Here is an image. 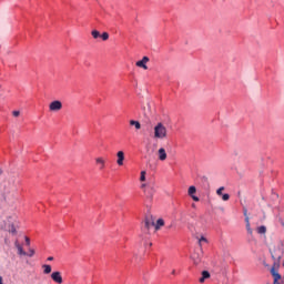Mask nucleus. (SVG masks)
<instances>
[{
	"label": "nucleus",
	"mask_w": 284,
	"mask_h": 284,
	"mask_svg": "<svg viewBox=\"0 0 284 284\" xmlns=\"http://www.w3.org/2000/svg\"><path fill=\"white\" fill-rule=\"evenodd\" d=\"M153 139L163 141L168 139V128L162 122H159L153 128Z\"/></svg>",
	"instance_id": "1"
},
{
	"label": "nucleus",
	"mask_w": 284,
	"mask_h": 284,
	"mask_svg": "<svg viewBox=\"0 0 284 284\" xmlns=\"http://www.w3.org/2000/svg\"><path fill=\"white\" fill-rule=\"evenodd\" d=\"M63 109V103L59 100H54L49 104L50 112H59Z\"/></svg>",
	"instance_id": "2"
},
{
	"label": "nucleus",
	"mask_w": 284,
	"mask_h": 284,
	"mask_svg": "<svg viewBox=\"0 0 284 284\" xmlns=\"http://www.w3.org/2000/svg\"><path fill=\"white\" fill-rule=\"evenodd\" d=\"M150 227H154V221H152V219L146 217L144 221V227H142V232H150Z\"/></svg>",
	"instance_id": "3"
},
{
	"label": "nucleus",
	"mask_w": 284,
	"mask_h": 284,
	"mask_svg": "<svg viewBox=\"0 0 284 284\" xmlns=\"http://www.w3.org/2000/svg\"><path fill=\"white\" fill-rule=\"evenodd\" d=\"M51 278L54 283L61 284L63 283V276H61V272L55 271L51 274Z\"/></svg>",
	"instance_id": "4"
},
{
	"label": "nucleus",
	"mask_w": 284,
	"mask_h": 284,
	"mask_svg": "<svg viewBox=\"0 0 284 284\" xmlns=\"http://www.w3.org/2000/svg\"><path fill=\"white\" fill-rule=\"evenodd\" d=\"M150 61V58H148V57H143L142 58V60H140V61H138L136 63H135V65L138 67V68H142L143 70H148V62Z\"/></svg>",
	"instance_id": "5"
},
{
	"label": "nucleus",
	"mask_w": 284,
	"mask_h": 284,
	"mask_svg": "<svg viewBox=\"0 0 284 284\" xmlns=\"http://www.w3.org/2000/svg\"><path fill=\"white\" fill-rule=\"evenodd\" d=\"M187 194H189L190 197L193 199V201H195V202L200 201L199 196L194 195V194H196V186H190L189 191H187Z\"/></svg>",
	"instance_id": "6"
},
{
	"label": "nucleus",
	"mask_w": 284,
	"mask_h": 284,
	"mask_svg": "<svg viewBox=\"0 0 284 284\" xmlns=\"http://www.w3.org/2000/svg\"><path fill=\"white\" fill-rule=\"evenodd\" d=\"M158 159L159 161H165L168 159V152L163 148L158 150Z\"/></svg>",
	"instance_id": "7"
},
{
	"label": "nucleus",
	"mask_w": 284,
	"mask_h": 284,
	"mask_svg": "<svg viewBox=\"0 0 284 284\" xmlns=\"http://www.w3.org/2000/svg\"><path fill=\"white\" fill-rule=\"evenodd\" d=\"M116 158H118L116 164L120 166L123 165V162L125 161V153L123 151H119L116 153Z\"/></svg>",
	"instance_id": "8"
},
{
	"label": "nucleus",
	"mask_w": 284,
	"mask_h": 284,
	"mask_svg": "<svg viewBox=\"0 0 284 284\" xmlns=\"http://www.w3.org/2000/svg\"><path fill=\"white\" fill-rule=\"evenodd\" d=\"M95 164L99 166V170H105V159L97 158Z\"/></svg>",
	"instance_id": "9"
},
{
	"label": "nucleus",
	"mask_w": 284,
	"mask_h": 284,
	"mask_svg": "<svg viewBox=\"0 0 284 284\" xmlns=\"http://www.w3.org/2000/svg\"><path fill=\"white\" fill-rule=\"evenodd\" d=\"M17 250H18V254L20 256H28V253H26V251H23V246H21V244H19V242L14 243Z\"/></svg>",
	"instance_id": "10"
},
{
	"label": "nucleus",
	"mask_w": 284,
	"mask_h": 284,
	"mask_svg": "<svg viewBox=\"0 0 284 284\" xmlns=\"http://www.w3.org/2000/svg\"><path fill=\"white\" fill-rule=\"evenodd\" d=\"M144 194L149 199H152V196H154V187L148 186L146 189H144Z\"/></svg>",
	"instance_id": "11"
},
{
	"label": "nucleus",
	"mask_w": 284,
	"mask_h": 284,
	"mask_svg": "<svg viewBox=\"0 0 284 284\" xmlns=\"http://www.w3.org/2000/svg\"><path fill=\"white\" fill-rule=\"evenodd\" d=\"M245 223H246V232L252 236V234H254V231H252V226L250 225V216H246Z\"/></svg>",
	"instance_id": "12"
},
{
	"label": "nucleus",
	"mask_w": 284,
	"mask_h": 284,
	"mask_svg": "<svg viewBox=\"0 0 284 284\" xmlns=\"http://www.w3.org/2000/svg\"><path fill=\"white\" fill-rule=\"evenodd\" d=\"M201 255L200 254H193L192 255V261H193V263H194V265H199L200 263H201Z\"/></svg>",
	"instance_id": "13"
},
{
	"label": "nucleus",
	"mask_w": 284,
	"mask_h": 284,
	"mask_svg": "<svg viewBox=\"0 0 284 284\" xmlns=\"http://www.w3.org/2000/svg\"><path fill=\"white\" fill-rule=\"evenodd\" d=\"M163 225H165V221L163 219H159L155 224V230L156 231L161 230V227H163Z\"/></svg>",
	"instance_id": "14"
},
{
	"label": "nucleus",
	"mask_w": 284,
	"mask_h": 284,
	"mask_svg": "<svg viewBox=\"0 0 284 284\" xmlns=\"http://www.w3.org/2000/svg\"><path fill=\"white\" fill-rule=\"evenodd\" d=\"M43 274H50L52 272V266H50V264H43Z\"/></svg>",
	"instance_id": "15"
},
{
	"label": "nucleus",
	"mask_w": 284,
	"mask_h": 284,
	"mask_svg": "<svg viewBox=\"0 0 284 284\" xmlns=\"http://www.w3.org/2000/svg\"><path fill=\"white\" fill-rule=\"evenodd\" d=\"M130 125H134L135 130H141V122H139L136 120H131Z\"/></svg>",
	"instance_id": "16"
},
{
	"label": "nucleus",
	"mask_w": 284,
	"mask_h": 284,
	"mask_svg": "<svg viewBox=\"0 0 284 284\" xmlns=\"http://www.w3.org/2000/svg\"><path fill=\"white\" fill-rule=\"evenodd\" d=\"M256 232L257 234H265L267 232V227H265V225L258 226Z\"/></svg>",
	"instance_id": "17"
},
{
	"label": "nucleus",
	"mask_w": 284,
	"mask_h": 284,
	"mask_svg": "<svg viewBox=\"0 0 284 284\" xmlns=\"http://www.w3.org/2000/svg\"><path fill=\"white\" fill-rule=\"evenodd\" d=\"M102 41H108V39H110V33L109 32H103L102 34H100Z\"/></svg>",
	"instance_id": "18"
},
{
	"label": "nucleus",
	"mask_w": 284,
	"mask_h": 284,
	"mask_svg": "<svg viewBox=\"0 0 284 284\" xmlns=\"http://www.w3.org/2000/svg\"><path fill=\"white\" fill-rule=\"evenodd\" d=\"M91 34H92L93 39H99L101 37V32H99L98 30H93L91 32Z\"/></svg>",
	"instance_id": "19"
},
{
	"label": "nucleus",
	"mask_w": 284,
	"mask_h": 284,
	"mask_svg": "<svg viewBox=\"0 0 284 284\" xmlns=\"http://www.w3.org/2000/svg\"><path fill=\"white\" fill-rule=\"evenodd\" d=\"M224 190H225L224 186H221L220 189H217V190H216V195H217V196H222Z\"/></svg>",
	"instance_id": "20"
},
{
	"label": "nucleus",
	"mask_w": 284,
	"mask_h": 284,
	"mask_svg": "<svg viewBox=\"0 0 284 284\" xmlns=\"http://www.w3.org/2000/svg\"><path fill=\"white\" fill-rule=\"evenodd\" d=\"M202 276H203V278H210V272L203 271Z\"/></svg>",
	"instance_id": "21"
},
{
	"label": "nucleus",
	"mask_w": 284,
	"mask_h": 284,
	"mask_svg": "<svg viewBox=\"0 0 284 284\" xmlns=\"http://www.w3.org/2000/svg\"><path fill=\"white\" fill-rule=\"evenodd\" d=\"M222 201H230V194H227V193L223 194Z\"/></svg>",
	"instance_id": "22"
},
{
	"label": "nucleus",
	"mask_w": 284,
	"mask_h": 284,
	"mask_svg": "<svg viewBox=\"0 0 284 284\" xmlns=\"http://www.w3.org/2000/svg\"><path fill=\"white\" fill-rule=\"evenodd\" d=\"M140 181H145V171H141Z\"/></svg>",
	"instance_id": "23"
},
{
	"label": "nucleus",
	"mask_w": 284,
	"mask_h": 284,
	"mask_svg": "<svg viewBox=\"0 0 284 284\" xmlns=\"http://www.w3.org/2000/svg\"><path fill=\"white\" fill-rule=\"evenodd\" d=\"M199 243H200V247H201V243H207V239H205V237H201L200 240H199Z\"/></svg>",
	"instance_id": "24"
},
{
	"label": "nucleus",
	"mask_w": 284,
	"mask_h": 284,
	"mask_svg": "<svg viewBox=\"0 0 284 284\" xmlns=\"http://www.w3.org/2000/svg\"><path fill=\"white\" fill-rule=\"evenodd\" d=\"M24 241H26V245H27L28 247H30V237L26 236V237H24Z\"/></svg>",
	"instance_id": "25"
},
{
	"label": "nucleus",
	"mask_w": 284,
	"mask_h": 284,
	"mask_svg": "<svg viewBox=\"0 0 284 284\" xmlns=\"http://www.w3.org/2000/svg\"><path fill=\"white\" fill-rule=\"evenodd\" d=\"M273 276L275 277V281H280L281 278V274L278 273H273Z\"/></svg>",
	"instance_id": "26"
},
{
	"label": "nucleus",
	"mask_w": 284,
	"mask_h": 284,
	"mask_svg": "<svg viewBox=\"0 0 284 284\" xmlns=\"http://www.w3.org/2000/svg\"><path fill=\"white\" fill-rule=\"evenodd\" d=\"M20 114H21L20 111H13V112H12V115H13V116H20Z\"/></svg>",
	"instance_id": "27"
},
{
	"label": "nucleus",
	"mask_w": 284,
	"mask_h": 284,
	"mask_svg": "<svg viewBox=\"0 0 284 284\" xmlns=\"http://www.w3.org/2000/svg\"><path fill=\"white\" fill-rule=\"evenodd\" d=\"M29 256H30V257L34 256V250H33V248H30V250H29Z\"/></svg>",
	"instance_id": "28"
},
{
	"label": "nucleus",
	"mask_w": 284,
	"mask_h": 284,
	"mask_svg": "<svg viewBox=\"0 0 284 284\" xmlns=\"http://www.w3.org/2000/svg\"><path fill=\"white\" fill-rule=\"evenodd\" d=\"M243 214H244L245 219H247L248 215H247V210L245 207L243 209Z\"/></svg>",
	"instance_id": "29"
},
{
	"label": "nucleus",
	"mask_w": 284,
	"mask_h": 284,
	"mask_svg": "<svg viewBox=\"0 0 284 284\" xmlns=\"http://www.w3.org/2000/svg\"><path fill=\"white\" fill-rule=\"evenodd\" d=\"M200 283H205V278H203V276L200 278Z\"/></svg>",
	"instance_id": "30"
},
{
	"label": "nucleus",
	"mask_w": 284,
	"mask_h": 284,
	"mask_svg": "<svg viewBox=\"0 0 284 284\" xmlns=\"http://www.w3.org/2000/svg\"><path fill=\"white\" fill-rule=\"evenodd\" d=\"M48 261H54V257L49 256V257H48Z\"/></svg>",
	"instance_id": "31"
},
{
	"label": "nucleus",
	"mask_w": 284,
	"mask_h": 284,
	"mask_svg": "<svg viewBox=\"0 0 284 284\" xmlns=\"http://www.w3.org/2000/svg\"><path fill=\"white\" fill-rule=\"evenodd\" d=\"M141 189H142V190H145V189H146V187H145V184H142V185H141Z\"/></svg>",
	"instance_id": "32"
},
{
	"label": "nucleus",
	"mask_w": 284,
	"mask_h": 284,
	"mask_svg": "<svg viewBox=\"0 0 284 284\" xmlns=\"http://www.w3.org/2000/svg\"><path fill=\"white\" fill-rule=\"evenodd\" d=\"M12 232H17V230L12 229Z\"/></svg>",
	"instance_id": "33"
},
{
	"label": "nucleus",
	"mask_w": 284,
	"mask_h": 284,
	"mask_svg": "<svg viewBox=\"0 0 284 284\" xmlns=\"http://www.w3.org/2000/svg\"><path fill=\"white\" fill-rule=\"evenodd\" d=\"M172 274H175V271H173Z\"/></svg>",
	"instance_id": "34"
}]
</instances>
